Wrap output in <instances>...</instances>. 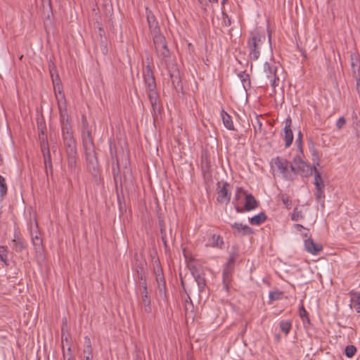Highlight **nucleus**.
Here are the masks:
<instances>
[{
    "instance_id": "obj_1",
    "label": "nucleus",
    "mask_w": 360,
    "mask_h": 360,
    "mask_svg": "<svg viewBox=\"0 0 360 360\" xmlns=\"http://www.w3.org/2000/svg\"><path fill=\"white\" fill-rule=\"evenodd\" d=\"M60 105L62 110H59L60 113V122L62 131V138L65 146L76 145L75 140L73 136V131L71 124L70 116L68 113V110L64 108V102L61 101Z\"/></svg>"
},
{
    "instance_id": "obj_2",
    "label": "nucleus",
    "mask_w": 360,
    "mask_h": 360,
    "mask_svg": "<svg viewBox=\"0 0 360 360\" xmlns=\"http://www.w3.org/2000/svg\"><path fill=\"white\" fill-rule=\"evenodd\" d=\"M145 87L148 91V98L153 109H155L158 101V94L156 91V83L151 67L148 65L143 72Z\"/></svg>"
},
{
    "instance_id": "obj_3",
    "label": "nucleus",
    "mask_w": 360,
    "mask_h": 360,
    "mask_svg": "<svg viewBox=\"0 0 360 360\" xmlns=\"http://www.w3.org/2000/svg\"><path fill=\"white\" fill-rule=\"evenodd\" d=\"M265 39V35L259 33L257 30L250 33V37L248 41L249 58L250 60H257L259 58L260 49Z\"/></svg>"
},
{
    "instance_id": "obj_4",
    "label": "nucleus",
    "mask_w": 360,
    "mask_h": 360,
    "mask_svg": "<svg viewBox=\"0 0 360 360\" xmlns=\"http://www.w3.org/2000/svg\"><path fill=\"white\" fill-rule=\"evenodd\" d=\"M278 65L274 60L264 63V73L269 80L270 85L275 91L276 87L279 85L280 79L277 75Z\"/></svg>"
},
{
    "instance_id": "obj_5",
    "label": "nucleus",
    "mask_w": 360,
    "mask_h": 360,
    "mask_svg": "<svg viewBox=\"0 0 360 360\" xmlns=\"http://www.w3.org/2000/svg\"><path fill=\"white\" fill-rule=\"evenodd\" d=\"M155 50L161 65H164L167 68L170 77H172L173 75L172 71L174 68V65L171 59L170 52L167 48V45L165 44L160 47H158Z\"/></svg>"
},
{
    "instance_id": "obj_6",
    "label": "nucleus",
    "mask_w": 360,
    "mask_h": 360,
    "mask_svg": "<svg viewBox=\"0 0 360 360\" xmlns=\"http://www.w3.org/2000/svg\"><path fill=\"white\" fill-rule=\"evenodd\" d=\"M302 149L300 147L299 153L293 158L290 168L293 172H300L302 174L307 176L311 167L302 160Z\"/></svg>"
},
{
    "instance_id": "obj_7",
    "label": "nucleus",
    "mask_w": 360,
    "mask_h": 360,
    "mask_svg": "<svg viewBox=\"0 0 360 360\" xmlns=\"http://www.w3.org/2000/svg\"><path fill=\"white\" fill-rule=\"evenodd\" d=\"M217 194V202L226 205L230 202L231 196L230 184L227 182H224L221 186L219 184Z\"/></svg>"
},
{
    "instance_id": "obj_8",
    "label": "nucleus",
    "mask_w": 360,
    "mask_h": 360,
    "mask_svg": "<svg viewBox=\"0 0 360 360\" xmlns=\"http://www.w3.org/2000/svg\"><path fill=\"white\" fill-rule=\"evenodd\" d=\"M270 165L271 169H276L283 176H286V172L288 168V162L285 159L277 156L271 160Z\"/></svg>"
},
{
    "instance_id": "obj_9",
    "label": "nucleus",
    "mask_w": 360,
    "mask_h": 360,
    "mask_svg": "<svg viewBox=\"0 0 360 360\" xmlns=\"http://www.w3.org/2000/svg\"><path fill=\"white\" fill-rule=\"evenodd\" d=\"M65 149L68 156V168L72 172H73L76 169L77 161L76 145L65 146Z\"/></svg>"
},
{
    "instance_id": "obj_10",
    "label": "nucleus",
    "mask_w": 360,
    "mask_h": 360,
    "mask_svg": "<svg viewBox=\"0 0 360 360\" xmlns=\"http://www.w3.org/2000/svg\"><path fill=\"white\" fill-rule=\"evenodd\" d=\"M292 120L288 117L285 120V127L283 128V138L285 140V146L288 148L292 143L293 134L291 129Z\"/></svg>"
},
{
    "instance_id": "obj_11",
    "label": "nucleus",
    "mask_w": 360,
    "mask_h": 360,
    "mask_svg": "<svg viewBox=\"0 0 360 360\" xmlns=\"http://www.w3.org/2000/svg\"><path fill=\"white\" fill-rule=\"evenodd\" d=\"M224 244L223 238L219 234L213 233L208 236L205 246L207 248L221 249Z\"/></svg>"
},
{
    "instance_id": "obj_12",
    "label": "nucleus",
    "mask_w": 360,
    "mask_h": 360,
    "mask_svg": "<svg viewBox=\"0 0 360 360\" xmlns=\"http://www.w3.org/2000/svg\"><path fill=\"white\" fill-rule=\"evenodd\" d=\"M191 271L195 281L198 285L200 291H202L206 285V280L204 273L196 268H192Z\"/></svg>"
},
{
    "instance_id": "obj_13",
    "label": "nucleus",
    "mask_w": 360,
    "mask_h": 360,
    "mask_svg": "<svg viewBox=\"0 0 360 360\" xmlns=\"http://www.w3.org/2000/svg\"><path fill=\"white\" fill-rule=\"evenodd\" d=\"M304 248L307 252L316 255L323 250L321 244L316 243L311 238H308L304 240Z\"/></svg>"
},
{
    "instance_id": "obj_14",
    "label": "nucleus",
    "mask_w": 360,
    "mask_h": 360,
    "mask_svg": "<svg viewBox=\"0 0 360 360\" xmlns=\"http://www.w3.org/2000/svg\"><path fill=\"white\" fill-rule=\"evenodd\" d=\"M231 226L234 230V234L245 236L252 233V230L250 226L239 222L233 223L231 224Z\"/></svg>"
},
{
    "instance_id": "obj_15",
    "label": "nucleus",
    "mask_w": 360,
    "mask_h": 360,
    "mask_svg": "<svg viewBox=\"0 0 360 360\" xmlns=\"http://www.w3.org/2000/svg\"><path fill=\"white\" fill-rule=\"evenodd\" d=\"M146 14L148 23L151 32H157L159 31L160 28L156 18L154 16L152 12L148 11V9H146Z\"/></svg>"
},
{
    "instance_id": "obj_16",
    "label": "nucleus",
    "mask_w": 360,
    "mask_h": 360,
    "mask_svg": "<svg viewBox=\"0 0 360 360\" xmlns=\"http://www.w3.org/2000/svg\"><path fill=\"white\" fill-rule=\"evenodd\" d=\"M245 210L246 211L252 210L257 207V202L252 194L247 193L245 195Z\"/></svg>"
},
{
    "instance_id": "obj_17",
    "label": "nucleus",
    "mask_w": 360,
    "mask_h": 360,
    "mask_svg": "<svg viewBox=\"0 0 360 360\" xmlns=\"http://www.w3.org/2000/svg\"><path fill=\"white\" fill-rule=\"evenodd\" d=\"M42 152L44 153V165H45L46 172V173H48L49 170H50V172L52 173L53 167H52L51 158V155H50L49 148L43 146Z\"/></svg>"
},
{
    "instance_id": "obj_18",
    "label": "nucleus",
    "mask_w": 360,
    "mask_h": 360,
    "mask_svg": "<svg viewBox=\"0 0 360 360\" xmlns=\"http://www.w3.org/2000/svg\"><path fill=\"white\" fill-rule=\"evenodd\" d=\"M351 306L353 307L357 313H360V292L351 291Z\"/></svg>"
},
{
    "instance_id": "obj_19",
    "label": "nucleus",
    "mask_w": 360,
    "mask_h": 360,
    "mask_svg": "<svg viewBox=\"0 0 360 360\" xmlns=\"http://www.w3.org/2000/svg\"><path fill=\"white\" fill-rule=\"evenodd\" d=\"M313 172L314 174V184L315 187L324 186L321 174L315 165L310 168V171H309L308 175L311 174Z\"/></svg>"
},
{
    "instance_id": "obj_20",
    "label": "nucleus",
    "mask_w": 360,
    "mask_h": 360,
    "mask_svg": "<svg viewBox=\"0 0 360 360\" xmlns=\"http://www.w3.org/2000/svg\"><path fill=\"white\" fill-rule=\"evenodd\" d=\"M221 116L224 127L229 130H233L234 125L231 117L223 109L221 112Z\"/></svg>"
},
{
    "instance_id": "obj_21",
    "label": "nucleus",
    "mask_w": 360,
    "mask_h": 360,
    "mask_svg": "<svg viewBox=\"0 0 360 360\" xmlns=\"http://www.w3.org/2000/svg\"><path fill=\"white\" fill-rule=\"evenodd\" d=\"M151 33L153 34V43L155 49L167 44L165 38L160 33V30L157 32Z\"/></svg>"
},
{
    "instance_id": "obj_22",
    "label": "nucleus",
    "mask_w": 360,
    "mask_h": 360,
    "mask_svg": "<svg viewBox=\"0 0 360 360\" xmlns=\"http://www.w3.org/2000/svg\"><path fill=\"white\" fill-rule=\"evenodd\" d=\"M32 240L35 251L37 252H41L43 250V243L39 233H36L35 235L32 234Z\"/></svg>"
},
{
    "instance_id": "obj_23",
    "label": "nucleus",
    "mask_w": 360,
    "mask_h": 360,
    "mask_svg": "<svg viewBox=\"0 0 360 360\" xmlns=\"http://www.w3.org/2000/svg\"><path fill=\"white\" fill-rule=\"evenodd\" d=\"M266 219V215L264 212H260L251 218L249 221L251 224L258 226L264 222Z\"/></svg>"
},
{
    "instance_id": "obj_24",
    "label": "nucleus",
    "mask_w": 360,
    "mask_h": 360,
    "mask_svg": "<svg viewBox=\"0 0 360 360\" xmlns=\"http://www.w3.org/2000/svg\"><path fill=\"white\" fill-rule=\"evenodd\" d=\"M55 94H56V99L58 101V110H62V106L60 105V103H62L61 102L62 101H63V102H64V108L67 109L66 99L65 97V94L63 92L60 87H58V89H55Z\"/></svg>"
},
{
    "instance_id": "obj_25",
    "label": "nucleus",
    "mask_w": 360,
    "mask_h": 360,
    "mask_svg": "<svg viewBox=\"0 0 360 360\" xmlns=\"http://www.w3.org/2000/svg\"><path fill=\"white\" fill-rule=\"evenodd\" d=\"M324 187L325 186L315 187L316 191L314 193L316 201L321 203L322 205H323L325 199Z\"/></svg>"
},
{
    "instance_id": "obj_26",
    "label": "nucleus",
    "mask_w": 360,
    "mask_h": 360,
    "mask_svg": "<svg viewBox=\"0 0 360 360\" xmlns=\"http://www.w3.org/2000/svg\"><path fill=\"white\" fill-rule=\"evenodd\" d=\"M351 65L356 77H360V65L357 57L354 54L351 55Z\"/></svg>"
},
{
    "instance_id": "obj_27",
    "label": "nucleus",
    "mask_w": 360,
    "mask_h": 360,
    "mask_svg": "<svg viewBox=\"0 0 360 360\" xmlns=\"http://www.w3.org/2000/svg\"><path fill=\"white\" fill-rule=\"evenodd\" d=\"M238 77L240 78L243 84V88L245 90L250 87V76L245 71L240 72L238 74Z\"/></svg>"
},
{
    "instance_id": "obj_28",
    "label": "nucleus",
    "mask_w": 360,
    "mask_h": 360,
    "mask_svg": "<svg viewBox=\"0 0 360 360\" xmlns=\"http://www.w3.org/2000/svg\"><path fill=\"white\" fill-rule=\"evenodd\" d=\"M11 246L15 252H20L24 248L23 243L18 236H15L11 241Z\"/></svg>"
},
{
    "instance_id": "obj_29",
    "label": "nucleus",
    "mask_w": 360,
    "mask_h": 360,
    "mask_svg": "<svg viewBox=\"0 0 360 360\" xmlns=\"http://www.w3.org/2000/svg\"><path fill=\"white\" fill-rule=\"evenodd\" d=\"M279 327L281 330L287 335L292 328V321L290 320H282L279 323Z\"/></svg>"
},
{
    "instance_id": "obj_30",
    "label": "nucleus",
    "mask_w": 360,
    "mask_h": 360,
    "mask_svg": "<svg viewBox=\"0 0 360 360\" xmlns=\"http://www.w3.org/2000/svg\"><path fill=\"white\" fill-rule=\"evenodd\" d=\"M7 193V185L4 176L0 175V197L4 198Z\"/></svg>"
},
{
    "instance_id": "obj_31",
    "label": "nucleus",
    "mask_w": 360,
    "mask_h": 360,
    "mask_svg": "<svg viewBox=\"0 0 360 360\" xmlns=\"http://www.w3.org/2000/svg\"><path fill=\"white\" fill-rule=\"evenodd\" d=\"M356 352V349L354 345H347L345 347V354L348 358L352 357Z\"/></svg>"
},
{
    "instance_id": "obj_32",
    "label": "nucleus",
    "mask_w": 360,
    "mask_h": 360,
    "mask_svg": "<svg viewBox=\"0 0 360 360\" xmlns=\"http://www.w3.org/2000/svg\"><path fill=\"white\" fill-rule=\"evenodd\" d=\"M247 193V192L243 190L242 188H239L238 187L236 188V193H235V196H234V200L238 202V200H240L243 197H245V194Z\"/></svg>"
},
{
    "instance_id": "obj_33",
    "label": "nucleus",
    "mask_w": 360,
    "mask_h": 360,
    "mask_svg": "<svg viewBox=\"0 0 360 360\" xmlns=\"http://www.w3.org/2000/svg\"><path fill=\"white\" fill-rule=\"evenodd\" d=\"M0 259L6 264H7V250L4 246H0Z\"/></svg>"
},
{
    "instance_id": "obj_34",
    "label": "nucleus",
    "mask_w": 360,
    "mask_h": 360,
    "mask_svg": "<svg viewBox=\"0 0 360 360\" xmlns=\"http://www.w3.org/2000/svg\"><path fill=\"white\" fill-rule=\"evenodd\" d=\"M281 201L283 202V203L285 205V207L288 209H290L292 202H291L290 198L288 197V195L286 194H282L281 195Z\"/></svg>"
},
{
    "instance_id": "obj_35",
    "label": "nucleus",
    "mask_w": 360,
    "mask_h": 360,
    "mask_svg": "<svg viewBox=\"0 0 360 360\" xmlns=\"http://www.w3.org/2000/svg\"><path fill=\"white\" fill-rule=\"evenodd\" d=\"M142 302L145 306L150 308V300L148 297V292H147L146 286L144 287V290H143V292Z\"/></svg>"
},
{
    "instance_id": "obj_36",
    "label": "nucleus",
    "mask_w": 360,
    "mask_h": 360,
    "mask_svg": "<svg viewBox=\"0 0 360 360\" xmlns=\"http://www.w3.org/2000/svg\"><path fill=\"white\" fill-rule=\"evenodd\" d=\"M291 219L293 221H299L300 219H302V215L301 214V212L298 210L297 208H295L293 210Z\"/></svg>"
},
{
    "instance_id": "obj_37",
    "label": "nucleus",
    "mask_w": 360,
    "mask_h": 360,
    "mask_svg": "<svg viewBox=\"0 0 360 360\" xmlns=\"http://www.w3.org/2000/svg\"><path fill=\"white\" fill-rule=\"evenodd\" d=\"M87 340H88V345L84 352H87L89 354H88V356H86L85 357L84 360H92V356H91L92 352H91V342H90L89 338H88Z\"/></svg>"
},
{
    "instance_id": "obj_38",
    "label": "nucleus",
    "mask_w": 360,
    "mask_h": 360,
    "mask_svg": "<svg viewBox=\"0 0 360 360\" xmlns=\"http://www.w3.org/2000/svg\"><path fill=\"white\" fill-rule=\"evenodd\" d=\"M345 123H346V120H345V117H341L338 120V121L336 122V127H338V129H340L345 124Z\"/></svg>"
},
{
    "instance_id": "obj_39",
    "label": "nucleus",
    "mask_w": 360,
    "mask_h": 360,
    "mask_svg": "<svg viewBox=\"0 0 360 360\" xmlns=\"http://www.w3.org/2000/svg\"><path fill=\"white\" fill-rule=\"evenodd\" d=\"M281 295V292H270L269 298L271 300H278Z\"/></svg>"
},
{
    "instance_id": "obj_40",
    "label": "nucleus",
    "mask_w": 360,
    "mask_h": 360,
    "mask_svg": "<svg viewBox=\"0 0 360 360\" xmlns=\"http://www.w3.org/2000/svg\"><path fill=\"white\" fill-rule=\"evenodd\" d=\"M202 5H207V4H217L218 0H198Z\"/></svg>"
},
{
    "instance_id": "obj_41",
    "label": "nucleus",
    "mask_w": 360,
    "mask_h": 360,
    "mask_svg": "<svg viewBox=\"0 0 360 360\" xmlns=\"http://www.w3.org/2000/svg\"><path fill=\"white\" fill-rule=\"evenodd\" d=\"M299 312H300V316H301L302 319H303L304 316H307V312L303 306H302L300 308Z\"/></svg>"
},
{
    "instance_id": "obj_42",
    "label": "nucleus",
    "mask_w": 360,
    "mask_h": 360,
    "mask_svg": "<svg viewBox=\"0 0 360 360\" xmlns=\"http://www.w3.org/2000/svg\"><path fill=\"white\" fill-rule=\"evenodd\" d=\"M356 90L360 97V77L356 78Z\"/></svg>"
},
{
    "instance_id": "obj_43",
    "label": "nucleus",
    "mask_w": 360,
    "mask_h": 360,
    "mask_svg": "<svg viewBox=\"0 0 360 360\" xmlns=\"http://www.w3.org/2000/svg\"><path fill=\"white\" fill-rule=\"evenodd\" d=\"M236 210L237 212L239 213V212H243L244 209L240 207H239V206H238V205H236Z\"/></svg>"
},
{
    "instance_id": "obj_44",
    "label": "nucleus",
    "mask_w": 360,
    "mask_h": 360,
    "mask_svg": "<svg viewBox=\"0 0 360 360\" xmlns=\"http://www.w3.org/2000/svg\"><path fill=\"white\" fill-rule=\"evenodd\" d=\"M301 132H299V134H298V139H297V141L299 142V144H298V148H300V147H302L301 146Z\"/></svg>"
},
{
    "instance_id": "obj_45",
    "label": "nucleus",
    "mask_w": 360,
    "mask_h": 360,
    "mask_svg": "<svg viewBox=\"0 0 360 360\" xmlns=\"http://www.w3.org/2000/svg\"><path fill=\"white\" fill-rule=\"evenodd\" d=\"M295 226L297 230H300V229L303 228V226L301 224H296Z\"/></svg>"
},
{
    "instance_id": "obj_46",
    "label": "nucleus",
    "mask_w": 360,
    "mask_h": 360,
    "mask_svg": "<svg viewBox=\"0 0 360 360\" xmlns=\"http://www.w3.org/2000/svg\"><path fill=\"white\" fill-rule=\"evenodd\" d=\"M158 279H160V280H162H162H164L163 276H161V275H160V274L158 275Z\"/></svg>"
},
{
    "instance_id": "obj_47",
    "label": "nucleus",
    "mask_w": 360,
    "mask_h": 360,
    "mask_svg": "<svg viewBox=\"0 0 360 360\" xmlns=\"http://www.w3.org/2000/svg\"><path fill=\"white\" fill-rule=\"evenodd\" d=\"M226 1H227V0H221V4L222 5L226 4Z\"/></svg>"
},
{
    "instance_id": "obj_48",
    "label": "nucleus",
    "mask_w": 360,
    "mask_h": 360,
    "mask_svg": "<svg viewBox=\"0 0 360 360\" xmlns=\"http://www.w3.org/2000/svg\"><path fill=\"white\" fill-rule=\"evenodd\" d=\"M48 4H49V5H50V1H49V0H48Z\"/></svg>"
}]
</instances>
